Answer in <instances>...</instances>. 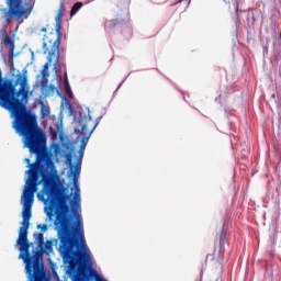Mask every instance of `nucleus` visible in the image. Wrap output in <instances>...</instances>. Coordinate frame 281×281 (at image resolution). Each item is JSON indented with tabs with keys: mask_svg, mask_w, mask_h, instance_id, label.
I'll return each mask as SVG.
<instances>
[{
	"mask_svg": "<svg viewBox=\"0 0 281 281\" xmlns=\"http://www.w3.org/2000/svg\"><path fill=\"white\" fill-rule=\"evenodd\" d=\"M33 243L27 238V229H19V237L15 247H19V258L25 265L26 276L30 281H48L45 273V265L43 263V251L34 249L30 254V247Z\"/></svg>",
	"mask_w": 281,
	"mask_h": 281,
	"instance_id": "1",
	"label": "nucleus"
},
{
	"mask_svg": "<svg viewBox=\"0 0 281 281\" xmlns=\"http://www.w3.org/2000/svg\"><path fill=\"white\" fill-rule=\"evenodd\" d=\"M65 5H67V0H60L59 9L57 11V15L55 18L56 24H55V32H56V40L53 43V46L50 48V52L48 54V61L44 65V70L49 68V63L54 60L55 58V65H58L60 60V55H58V52L60 49V41L63 38V12H65Z\"/></svg>",
	"mask_w": 281,
	"mask_h": 281,
	"instance_id": "2",
	"label": "nucleus"
},
{
	"mask_svg": "<svg viewBox=\"0 0 281 281\" xmlns=\"http://www.w3.org/2000/svg\"><path fill=\"white\" fill-rule=\"evenodd\" d=\"M82 157H85V149L79 150V158L77 159L72 178L75 186L74 201L71 202V205L75 207L72 209V216L78 221L79 229H82V217L78 214L80 210V187H78V177H80V170L82 168Z\"/></svg>",
	"mask_w": 281,
	"mask_h": 281,
	"instance_id": "3",
	"label": "nucleus"
},
{
	"mask_svg": "<svg viewBox=\"0 0 281 281\" xmlns=\"http://www.w3.org/2000/svg\"><path fill=\"white\" fill-rule=\"evenodd\" d=\"M128 21H131V18L128 12H125L123 14H117L114 20H109L105 24V27H108L110 32H120L121 34L128 32V34H131V26H128Z\"/></svg>",
	"mask_w": 281,
	"mask_h": 281,
	"instance_id": "4",
	"label": "nucleus"
},
{
	"mask_svg": "<svg viewBox=\"0 0 281 281\" xmlns=\"http://www.w3.org/2000/svg\"><path fill=\"white\" fill-rule=\"evenodd\" d=\"M8 4V12L5 13V16H9L10 19H21L23 15H25V8L23 7V0H7Z\"/></svg>",
	"mask_w": 281,
	"mask_h": 281,
	"instance_id": "5",
	"label": "nucleus"
},
{
	"mask_svg": "<svg viewBox=\"0 0 281 281\" xmlns=\"http://www.w3.org/2000/svg\"><path fill=\"white\" fill-rule=\"evenodd\" d=\"M90 122H91V119H89V121L87 123H83L82 121L78 122V126H81L79 133H81V135H83L80 150H85V148L87 147L86 142L89 140V137H91V133H93V131H95V128L98 127V124H100V121L97 120V122L94 123L92 128L89 131V130H87V127L89 126ZM85 139H86V142H85Z\"/></svg>",
	"mask_w": 281,
	"mask_h": 281,
	"instance_id": "6",
	"label": "nucleus"
},
{
	"mask_svg": "<svg viewBox=\"0 0 281 281\" xmlns=\"http://www.w3.org/2000/svg\"><path fill=\"white\" fill-rule=\"evenodd\" d=\"M206 260H216L217 262H221V260H223V251H221V247L215 248L212 255H206Z\"/></svg>",
	"mask_w": 281,
	"mask_h": 281,
	"instance_id": "7",
	"label": "nucleus"
},
{
	"mask_svg": "<svg viewBox=\"0 0 281 281\" xmlns=\"http://www.w3.org/2000/svg\"><path fill=\"white\" fill-rule=\"evenodd\" d=\"M53 243L52 240L43 241L42 246H37V251H43V255L47 251H52Z\"/></svg>",
	"mask_w": 281,
	"mask_h": 281,
	"instance_id": "8",
	"label": "nucleus"
},
{
	"mask_svg": "<svg viewBox=\"0 0 281 281\" xmlns=\"http://www.w3.org/2000/svg\"><path fill=\"white\" fill-rule=\"evenodd\" d=\"M33 236H34L35 243H38L37 246L42 247L43 243H45L44 233H34Z\"/></svg>",
	"mask_w": 281,
	"mask_h": 281,
	"instance_id": "9",
	"label": "nucleus"
},
{
	"mask_svg": "<svg viewBox=\"0 0 281 281\" xmlns=\"http://www.w3.org/2000/svg\"><path fill=\"white\" fill-rule=\"evenodd\" d=\"M82 5V2H76L70 10V16H76V14H78Z\"/></svg>",
	"mask_w": 281,
	"mask_h": 281,
	"instance_id": "10",
	"label": "nucleus"
},
{
	"mask_svg": "<svg viewBox=\"0 0 281 281\" xmlns=\"http://www.w3.org/2000/svg\"><path fill=\"white\" fill-rule=\"evenodd\" d=\"M4 45L10 46V52L12 49V54H14V41H12V37L10 35H5L3 40Z\"/></svg>",
	"mask_w": 281,
	"mask_h": 281,
	"instance_id": "11",
	"label": "nucleus"
},
{
	"mask_svg": "<svg viewBox=\"0 0 281 281\" xmlns=\"http://www.w3.org/2000/svg\"><path fill=\"white\" fill-rule=\"evenodd\" d=\"M66 164L70 168L71 176L74 177V172H76V167L71 164V154L66 155Z\"/></svg>",
	"mask_w": 281,
	"mask_h": 281,
	"instance_id": "12",
	"label": "nucleus"
},
{
	"mask_svg": "<svg viewBox=\"0 0 281 281\" xmlns=\"http://www.w3.org/2000/svg\"><path fill=\"white\" fill-rule=\"evenodd\" d=\"M9 67H10V71H15V69H14V54H12V49H11V53H9Z\"/></svg>",
	"mask_w": 281,
	"mask_h": 281,
	"instance_id": "13",
	"label": "nucleus"
},
{
	"mask_svg": "<svg viewBox=\"0 0 281 281\" xmlns=\"http://www.w3.org/2000/svg\"><path fill=\"white\" fill-rule=\"evenodd\" d=\"M47 224H38L37 225V229H41V234H45V232H47Z\"/></svg>",
	"mask_w": 281,
	"mask_h": 281,
	"instance_id": "14",
	"label": "nucleus"
},
{
	"mask_svg": "<svg viewBox=\"0 0 281 281\" xmlns=\"http://www.w3.org/2000/svg\"><path fill=\"white\" fill-rule=\"evenodd\" d=\"M64 87H65V91H66L67 95L69 97L71 93V87L69 86V81L66 80Z\"/></svg>",
	"mask_w": 281,
	"mask_h": 281,
	"instance_id": "15",
	"label": "nucleus"
},
{
	"mask_svg": "<svg viewBox=\"0 0 281 281\" xmlns=\"http://www.w3.org/2000/svg\"><path fill=\"white\" fill-rule=\"evenodd\" d=\"M178 3H186V10H188V7L191 3V0H180Z\"/></svg>",
	"mask_w": 281,
	"mask_h": 281,
	"instance_id": "16",
	"label": "nucleus"
},
{
	"mask_svg": "<svg viewBox=\"0 0 281 281\" xmlns=\"http://www.w3.org/2000/svg\"><path fill=\"white\" fill-rule=\"evenodd\" d=\"M233 8H234L236 14H238V2H237V0L233 1Z\"/></svg>",
	"mask_w": 281,
	"mask_h": 281,
	"instance_id": "17",
	"label": "nucleus"
},
{
	"mask_svg": "<svg viewBox=\"0 0 281 281\" xmlns=\"http://www.w3.org/2000/svg\"><path fill=\"white\" fill-rule=\"evenodd\" d=\"M58 153H60V147L56 146V148H55V155H58Z\"/></svg>",
	"mask_w": 281,
	"mask_h": 281,
	"instance_id": "18",
	"label": "nucleus"
},
{
	"mask_svg": "<svg viewBox=\"0 0 281 281\" xmlns=\"http://www.w3.org/2000/svg\"><path fill=\"white\" fill-rule=\"evenodd\" d=\"M49 89H50V91H56V87L55 86H49Z\"/></svg>",
	"mask_w": 281,
	"mask_h": 281,
	"instance_id": "19",
	"label": "nucleus"
},
{
	"mask_svg": "<svg viewBox=\"0 0 281 281\" xmlns=\"http://www.w3.org/2000/svg\"><path fill=\"white\" fill-rule=\"evenodd\" d=\"M41 32H47V27H45V26L42 27V29H41Z\"/></svg>",
	"mask_w": 281,
	"mask_h": 281,
	"instance_id": "20",
	"label": "nucleus"
},
{
	"mask_svg": "<svg viewBox=\"0 0 281 281\" xmlns=\"http://www.w3.org/2000/svg\"><path fill=\"white\" fill-rule=\"evenodd\" d=\"M25 161H26V164H30V159L29 158H26Z\"/></svg>",
	"mask_w": 281,
	"mask_h": 281,
	"instance_id": "21",
	"label": "nucleus"
},
{
	"mask_svg": "<svg viewBox=\"0 0 281 281\" xmlns=\"http://www.w3.org/2000/svg\"><path fill=\"white\" fill-rule=\"evenodd\" d=\"M273 100H276V94H272Z\"/></svg>",
	"mask_w": 281,
	"mask_h": 281,
	"instance_id": "22",
	"label": "nucleus"
},
{
	"mask_svg": "<svg viewBox=\"0 0 281 281\" xmlns=\"http://www.w3.org/2000/svg\"><path fill=\"white\" fill-rule=\"evenodd\" d=\"M41 199V194L37 195Z\"/></svg>",
	"mask_w": 281,
	"mask_h": 281,
	"instance_id": "23",
	"label": "nucleus"
},
{
	"mask_svg": "<svg viewBox=\"0 0 281 281\" xmlns=\"http://www.w3.org/2000/svg\"><path fill=\"white\" fill-rule=\"evenodd\" d=\"M280 37H281V33H280Z\"/></svg>",
	"mask_w": 281,
	"mask_h": 281,
	"instance_id": "24",
	"label": "nucleus"
}]
</instances>
